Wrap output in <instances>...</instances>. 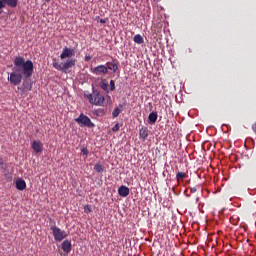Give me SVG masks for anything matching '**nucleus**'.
Listing matches in <instances>:
<instances>
[{
    "instance_id": "obj_11",
    "label": "nucleus",
    "mask_w": 256,
    "mask_h": 256,
    "mask_svg": "<svg viewBox=\"0 0 256 256\" xmlns=\"http://www.w3.org/2000/svg\"><path fill=\"white\" fill-rule=\"evenodd\" d=\"M129 193H130L129 187L125 185H121L118 188V195H120V197H128Z\"/></svg>"
},
{
    "instance_id": "obj_2",
    "label": "nucleus",
    "mask_w": 256,
    "mask_h": 256,
    "mask_svg": "<svg viewBox=\"0 0 256 256\" xmlns=\"http://www.w3.org/2000/svg\"><path fill=\"white\" fill-rule=\"evenodd\" d=\"M71 57H75V49L65 46L60 54V59H67L66 62L64 64H59L57 63V60H54L52 67L57 71H61V73H67V71L75 67L77 63V59Z\"/></svg>"
},
{
    "instance_id": "obj_3",
    "label": "nucleus",
    "mask_w": 256,
    "mask_h": 256,
    "mask_svg": "<svg viewBox=\"0 0 256 256\" xmlns=\"http://www.w3.org/2000/svg\"><path fill=\"white\" fill-rule=\"evenodd\" d=\"M84 97L88 99L91 105H95L96 107H103L105 105V96L98 90H94L90 94H85Z\"/></svg>"
},
{
    "instance_id": "obj_9",
    "label": "nucleus",
    "mask_w": 256,
    "mask_h": 256,
    "mask_svg": "<svg viewBox=\"0 0 256 256\" xmlns=\"http://www.w3.org/2000/svg\"><path fill=\"white\" fill-rule=\"evenodd\" d=\"M147 137H149V128H147V126H143L139 130V139L140 141H147Z\"/></svg>"
},
{
    "instance_id": "obj_10",
    "label": "nucleus",
    "mask_w": 256,
    "mask_h": 256,
    "mask_svg": "<svg viewBox=\"0 0 256 256\" xmlns=\"http://www.w3.org/2000/svg\"><path fill=\"white\" fill-rule=\"evenodd\" d=\"M32 149L35 153H42L43 152V143L39 140H34L32 143Z\"/></svg>"
},
{
    "instance_id": "obj_29",
    "label": "nucleus",
    "mask_w": 256,
    "mask_h": 256,
    "mask_svg": "<svg viewBox=\"0 0 256 256\" xmlns=\"http://www.w3.org/2000/svg\"><path fill=\"white\" fill-rule=\"evenodd\" d=\"M252 131H254V133H256V122L252 125Z\"/></svg>"
},
{
    "instance_id": "obj_27",
    "label": "nucleus",
    "mask_w": 256,
    "mask_h": 256,
    "mask_svg": "<svg viewBox=\"0 0 256 256\" xmlns=\"http://www.w3.org/2000/svg\"><path fill=\"white\" fill-rule=\"evenodd\" d=\"M190 193H197V187L190 188Z\"/></svg>"
},
{
    "instance_id": "obj_30",
    "label": "nucleus",
    "mask_w": 256,
    "mask_h": 256,
    "mask_svg": "<svg viewBox=\"0 0 256 256\" xmlns=\"http://www.w3.org/2000/svg\"><path fill=\"white\" fill-rule=\"evenodd\" d=\"M195 202L199 203V197H196Z\"/></svg>"
},
{
    "instance_id": "obj_20",
    "label": "nucleus",
    "mask_w": 256,
    "mask_h": 256,
    "mask_svg": "<svg viewBox=\"0 0 256 256\" xmlns=\"http://www.w3.org/2000/svg\"><path fill=\"white\" fill-rule=\"evenodd\" d=\"M94 115L96 117H103V115H105V110L102 109V108H99V109L94 111Z\"/></svg>"
},
{
    "instance_id": "obj_16",
    "label": "nucleus",
    "mask_w": 256,
    "mask_h": 256,
    "mask_svg": "<svg viewBox=\"0 0 256 256\" xmlns=\"http://www.w3.org/2000/svg\"><path fill=\"white\" fill-rule=\"evenodd\" d=\"M100 87L105 93H109V82H107V79H103L102 82H100Z\"/></svg>"
},
{
    "instance_id": "obj_8",
    "label": "nucleus",
    "mask_w": 256,
    "mask_h": 256,
    "mask_svg": "<svg viewBox=\"0 0 256 256\" xmlns=\"http://www.w3.org/2000/svg\"><path fill=\"white\" fill-rule=\"evenodd\" d=\"M108 71H113V73H117L119 69V61L117 59H113L110 62L106 63Z\"/></svg>"
},
{
    "instance_id": "obj_14",
    "label": "nucleus",
    "mask_w": 256,
    "mask_h": 256,
    "mask_svg": "<svg viewBox=\"0 0 256 256\" xmlns=\"http://www.w3.org/2000/svg\"><path fill=\"white\" fill-rule=\"evenodd\" d=\"M158 117L159 115L157 114V112H151L148 116V123H150V125H155V123H157Z\"/></svg>"
},
{
    "instance_id": "obj_4",
    "label": "nucleus",
    "mask_w": 256,
    "mask_h": 256,
    "mask_svg": "<svg viewBox=\"0 0 256 256\" xmlns=\"http://www.w3.org/2000/svg\"><path fill=\"white\" fill-rule=\"evenodd\" d=\"M50 230L52 231V235L55 241L61 242L63 239L69 236L65 230H61V228L57 227L56 225L50 226Z\"/></svg>"
},
{
    "instance_id": "obj_1",
    "label": "nucleus",
    "mask_w": 256,
    "mask_h": 256,
    "mask_svg": "<svg viewBox=\"0 0 256 256\" xmlns=\"http://www.w3.org/2000/svg\"><path fill=\"white\" fill-rule=\"evenodd\" d=\"M13 64V72L8 76V81L12 85H20L23 77L29 79L33 75V61H26L23 57L18 56L14 59Z\"/></svg>"
},
{
    "instance_id": "obj_22",
    "label": "nucleus",
    "mask_w": 256,
    "mask_h": 256,
    "mask_svg": "<svg viewBox=\"0 0 256 256\" xmlns=\"http://www.w3.org/2000/svg\"><path fill=\"white\" fill-rule=\"evenodd\" d=\"M81 153H82V155H84L87 158L89 155V149H87V147H82Z\"/></svg>"
},
{
    "instance_id": "obj_26",
    "label": "nucleus",
    "mask_w": 256,
    "mask_h": 256,
    "mask_svg": "<svg viewBox=\"0 0 256 256\" xmlns=\"http://www.w3.org/2000/svg\"><path fill=\"white\" fill-rule=\"evenodd\" d=\"M92 57L89 54H86L85 61H91Z\"/></svg>"
},
{
    "instance_id": "obj_24",
    "label": "nucleus",
    "mask_w": 256,
    "mask_h": 256,
    "mask_svg": "<svg viewBox=\"0 0 256 256\" xmlns=\"http://www.w3.org/2000/svg\"><path fill=\"white\" fill-rule=\"evenodd\" d=\"M109 91H115V80H111L110 81Z\"/></svg>"
},
{
    "instance_id": "obj_15",
    "label": "nucleus",
    "mask_w": 256,
    "mask_h": 256,
    "mask_svg": "<svg viewBox=\"0 0 256 256\" xmlns=\"http://www.w3.org/2000/svg\"><path fill=\"white\" fill-rule=\"evenodd\" d=\"M71 249H72L71 241L65 240L62 243V250L64 251V253H71Z\"/></svg>"
},
{
    "instance_id": "obj_23",
    "label": "nucleus",
    "mask_w": 256,
    "mask_h": 256,
    "mask_svg": "<svg viewBox=\"0 0 256 256\" xmlns=\"http://www.w3.org/2000/svg\"><path fill=\"white\" fill-rule=\"evenodd\" d=\"M91 211H93V209L91 208V205L86 204L84 206V213H91Z\"/></svg>"
},
{
    "instance_id": "obj_5",
    "label": "nucleus",
    "mask_w": 256,
    "mask_h": 256,
    "mask_svg": "<svg viewBox=\"0 0 256 256\" xmlns=\"http://www.w3.org/2000/svg\"><path fill=\"white\" fill-rule=\"evenodd\" d=\"M75 121L80 125V127H88L89 129H93V127H95V123H92L91 118L83 113H81Z\"/></svg>"
},
{
    "instance_id": "obj_13",
    "label": "nucleus",
    "mask_w": 256,
    "mask_h": 256,
    "mask_svg": "<svg viewBox=\"0 0 256 256\" xmlns=\"http://www.w3.org/2000/svg\"><path fill=\"white\" fill-rule=\"evenodd\" d=\"M33 89V84L29 82V80H25L22 84V93H27V91H31Z\"/></svg>"
},
{
    "instance_id": "obj_6",
    "label": "nucleus",
    "mask_w": 256,
    "mask_h": 256,
    "mask_svg": "<svg viewBox=\"0 0 256 256\" xmlns=\"http://www.w3.org/2000/svg\"><path fill=\"white\" fill-rule=\"evenodd\" d=\"M17 3H19V0H0V15L3 13V9H5L6 5L15 9V7H17Z\"/></svg>"
},
{
    "instance_id": "obj_19",
    "label": "nucleus",
    "mask_w": 256,
    "mask_h": 256,
    "mask_svg": "<svg viewBox=\"0 0 256 256\" xmlns=\"http://www.w3.org/2000/svg\"><path fill=\"white\" fill-rule=\"evenodd\" d=\"M134 43H137L138 45H142V43H144L143 36H141L140 34H136L134 36Z\"/></svg>"
},
{
    "instance_id": "obj_17",
    "label": "nucleus",
    "mask_w": 256,
    "mask_h": 256,
    "mask_svg": "<svg viewBox=\"0 0 256 256\" xmlns=\"http://www.w3.org/2000/svg\"><path fill=\"white\" fill-rule=\"evenodd\" d=\"M187 174L185 172H178L176 174V179L178 183H181V181H183V179H186Z\"/></svg>"
},
{
    "instance_id": "obj_7",
    "label": "nucleus",
    "mask_w": 256,
    "mask_h": 256,
    "mask_svg": "<svg viewBox=\"0 0 256 256\" xmlns=\"http://www.w3.org/2000/svg\"><path fill=\"white\" fill-rule=\"evenodd\" d=\"M93 75H107L109 73V68L106 65L101 64L92 69Z\"/></svg>"
},
{
    "instance_id": "obj_12",
    "label": "nucleus",
    "mask_w": 256,
    "mask_h": 256,
    "mask_svg": "<svg viewBox=\"0 0 256 256\" xmlns=\"http://www.w3.org/2000/svg\"><path fill=\"white\" fill-rule=\"evenodd\" d=\"M16 189H18V191H25V189H27V183L25 182V180L18 179L16 181Z\"/></svg>"
},
{
    "instance_id": "obj_31",
    "label": "nucleus",
    "mask_w": 256,
    "mask_h": 256,
    "mask_svg": "<svg viewBox=\"0 0 256 256\" xmlns=\"http://www.w3.org/2000/svg\"><path fill=\"white\" fill-rule=\"evenodd\" d=\"M44 1H46V3H49V1H51V0H44Z\"/></svg>"
},
{
    "instance_id": "obj_21",
    "label": "nucleus",
    "mask_w": 256,
    "mask_h": 256,
    "mask_svg": "<svg viewBox=\"0 0 256 256\" xmlns=\"http://www.w3.org/2000/svg\"><path fill=\"white\" fill-rule=\"evenodd\" d=\"M118 115H121V109H119V107H116L112 112V116L117 117Z\"/></svg>"
},
{
    "instance_id": "obj_18",
    "label": "nucleus",
    "mask_w": 256,
    "mask_h": 256,
    "mask_svg": "<svg viewBox=\"0 0 256 256\" xmlns=\"http://www.w3.org/2000/svg\"><path fill=\"white\" fill-rule=\"evenodd\" d=\"M94 170L96 171V173H103V171H105V167H103L101 163H96L94 165Z\"/></svg>"
},
{
    "instance_id": "obj_28",
    "label": "nucleus",
    "mask_w": 256,
    "mask_h": 256,
    "mask_svg": "<svg viewBox=\"0 0 256 256\" xmlns=\"http://www.w3.org/2000/svg\"><path fill=\"white\" fill-rule=\"evenodd\" d=\"M100 23H102V24H105V23H107V18H104V19H100Z\"/></svg>"
},
{
    "instance_id": "obj_25",
    "label": "nucleus",
    "mask_w": 256,
    "mask_h": 256,
    "mask_svg": "<svg viewBox=\"0 0 256 256\" xmlns=\"http://www.w3.org/2000/svg\"><path fill=\"white\" fill-rule=\"evenodd\" d=\"M112 131L117 133V131H119V124H115V126L112 128Z\"/></svg>"
}]
</instances>
